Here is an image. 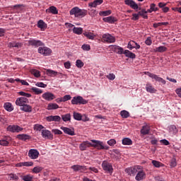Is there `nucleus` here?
<instances>
[{
  "label": "nucleus",
  "mask_w": 181,
  "mask_h": 181,
  "mask_svg": "<svg viewBox=\"0 0 181 181\" xmlns=\"http://www.w3.org/2000/svg\"><path fill=\"white\" fill-rule=\"evenodd\" d=\"M123 145H132V140L129 138H124L122 139Z\"/></svg>",
  "instance_id": "obj_44"
},
{
  "label": "nucleus",
  "mask_w": 181,
  "mask_h": 181,
  "mask_svg": "<svg viewBox=\"0 0 181 181\" xmlns=\"http://www.w3.org/2000/svg\"><path fill=\"white\" fill-rule=\"evenodd\" d=\"M31 74L35 76V77H40V71L36 70V69H33L31 71Z\"/></svg>",
  "instance_id": "obj_54"
},
{
  "label": "nucleus",
  "mask_w": 181,
  "mask_h": 181,
  "mask_svg": "<svg viewBox=\"0 0 181 181\" xmlns=\"http://www.w3.org/2000/svg\"><path fill=\"white\" fill-rule=\"evenodd\" d=\"M125 172L126 173H127L128 175H129L130 176H135V175H136V169L134 168H126L125 169Z\"/></svg>",
  "instance_id": "obj_28"
},
{
  "label": "nucleus",
  "mask_w": 181,
  "mask_h": 181,
  "mask_svg": "<svg viewBox=\"0 0 181 181\" xmlns=\"http://www.w3.org/2000/svg\"><path fill=\"white\" fill-rule=\"evenodd\" d=\"M61 129L64 132V134H66L67 135H71V136H74V135H76V134L74 133V129L62 127Z\"/></svg>",
  "instance_id": "obj_20"
},
{
  "label": "nucleus",
  "mask_w": 181,
  "mask_h": 181,
  "mask_svg": "<svg viewBox=\"0 0 181 181\" xmlns=\"http://www.w3.org/2000/svg\"><path fill=\"white\" fill-rule=\"evenodd\" d=\"M145 44H146L147 46H151V45H152V37H148L146 38V40H145Z\"/></svg>",
  "instance_id": "obj_58"
},
{
  "label": "nucleus",
  "mask_w": 181,
  "mask_h": 181,
  "mask_svg": "<svg viewBox=\"0 0 181 181\" xmlns=\"http://www.w3.org/2000/svg\"><path fill=\"white\" fill-rule=\"evenodd\" d=\"M23 4H16L14 6H12L11 8L12 9H20L21 11L22 9L21 8L23 7Z\"/></svg>",
  "instance_id": "obj_63"
},
{
  "label": "nucleus",
  "mask_w": 181,
  "mask_h": 181,
  "mask_svg": "<svg viewBox=\"0 0 181 181\" xmlns=\"http://www.w3.org/2000/svg\"><path fill=\"white\" fill-rule=\"evenodd\" d=\"M139 16L138 13H133L132 21H139Z\"/></svg>",
  "instance_id": "obj_64"
},
{
  "label": "nucleus",
  "mask_w": 181,
  "mask_h": 181,
  "mask_svg": "<svg viewBox=\"0 0 181 181\" xmlns=\"http://www.w3.org/2000/svg\"><path fill=\"white\" fill-rule=\"evenodd\" d=\"M124 4L127 5V6H130L132 9H134V11L138 9L141 11V8H139V6H138L134 0H124Z\"/></svg>",
  "instance_id": "obj_8"
},
{
  "label": "nucleus",
  "mask_w": 181,
  "mask_h": 181,
  "mask_svg": "<svg viewBox=\"0 0 181 181\" xmlns=\"http://www.w3.org/2000/svg\"><path fill=\"white\" fill-rule=\"evenodd\" d=\"M45 127H43L42 124H35L34 125V129L35 131H42Z\"/></svg>",
  "instance_id": "obj_55"
},
{
  "label": "nucleus",
  "mask_w": 181,
  "mask_h": 181,
  "mask_svg": "<svg viewBox=\"0 0 181 181\" xmlns=\"http://www.w3.org/2000/svg\"><path fill=\"white\" fill-rule=\"evenodd\" d=\"M88 103V100L83 98L81 96H75L71 100V104L74 105H86Z\"/></svg>",
  "instance_id": "obj_4"
},
{
  "label": "nucleus",
  "mask_w": 181,
  "mask_h": 181,
  "mask_svg": "<svg viewBox=\"0 0 181 181\" xmlns=\"http://www.w3.org/2000/svg\"><path fill=\"white\" fill-rule=\"evenodd\" d=\"M42 97L44 100H46V101H52V100H54V98H56V95L50 92L45 93L42 94Z\"/></svg>",
  "instance_id": "obj_14"
},
{
  "label": "nucleus",
  "mask_w": 181,
  "mask_h": 181,
  "mask_svg": "<svg viewBox=\"0 0 181 181\" xmlns=\"http://www.w3.org/2000/svg\"><path fill=\"white\" fill-rule=\"evenodd\" d=\"M169 131L170 132H172L174 135H176V133L177 132V128L175 125H171L169 127Z\"/></svg>",
  "instance_id": "obj_46"
},
{
  "label": "nucleus",
  "mask_w": 181,
  "mask_h": 181,
  "mask_svg": "<svg viewBox=\"0 0 181 181\" xmlns=\"http://www.w3.org/2000/svg\"><path fill=\"white\" fill-rule=\"evenodd\" d=\"M146 90L147 91V93H151V94L156 93V89H155L153 86H152V83H147L146 84Z\"/></svg>",
  "instance_id": "obj_22"
},
{
  "label": "nucleus",
  "mask_w": 181,
  "mask_h": 181,
  "mask_svg": "<svg viewBox=\"0 0 181 181\" xmlns=\"http://www.w3.org/2000/svg\"><path fill=\"white\" fill-rule=\"evenodd\" d=\"M145 177H146V174L145 173V172H144V170H140L137 173L135 179L137 181H140L144 180Z\"/></svg>",
  "instance_id": "obj_21"
},
{
  "label": "nucleus",
  "mask_w": 181,
  "mask_h": 181,
  "mask_svg": "<svg viewBox=\"0 0 181 181\" xmlns=\"http://www.w3.org/2000/svg\"><path fill=\"white\" fill-rule=\"evenodd\" d=\"M42 138H46L47 139H53V135L52 132L47 129H43L42 131Z\"/></svg>",
  "instance_id": "obj_17"
},
{
  "label": "nucleus",
  "mask_w": 181,
  "mask_h": 181,
  "mask_svg": "<svg viewBox=\"0 0 181 181\" xmlns=\"http://www.w3.org/2000/svg\"><path fill=\"white\" fill-rule=\"evenodd\" d=\"M102 168L103 170H105L107 173H112L114 170V169L112 168V165H111V163L107 162L106 160L103 162Z\"/></svg>",
  "instance_id": "obj_7"
},
{
  "label": "nucleus",
  "mask_w": 181,
  "mask_h": 181,
  "mask_svg": "<svg viewBox=\"0 0 181 181\" xmlns=\"http://www.w3.org/2000/svg\"><path fill=\"white\" fill-rule=\"evenodd\" d=\"M31 90L33 93H35V94H37V95L42 94V93H43V90H42L39 88L33 87L31 88Z\"/></svg>",
  "instance_id": "obj_50"
},
{
  "label": "nucleus",
  "mask_w": 181,
  "mask_h": 181,
  "mask_svg": "<svg viewBox=\"0 0 181 181\" xmlns=\"http://www.w3.org/2000/svg\"><path fill=\"white\" fill-rule=\"evenodd\" d=\"M112 11L110 10H107V11H100L99 13V15L100 16H108L110 15H111Z\"/></svg>",
  "instance_id": "obj_48"
},
{
  "label": "nucleus",
  "mask_w": 181,
  "mask_h": 181,
  "mask_svg": "<svg viewBox=\"0 0 181 181\" xmlns=\"http://www.w3.org/2000/svg\"><path fill=\"white\" fill-rule=\"evenodd\" d=\"M149 131H151V127L148 125H145L142 127V129H141V134L142 135H148Z\"/></svg>",
  "instance_id": "obj_25"
},
{
  "label": "nucleus",
  "mask_w": 181,
  "mask_h": 181,
  "mask_svg": "<svg viewBox=\"0 0 181 181\" xmlns=\"http://www.w3.org/2000/svg\"><path fill=\"white\" fill-rule=\"evenodd\" d=\"M18 139H21V141H28V139H30V136L25 134H18L17 135Z\"/></svg>",
  "instance_id": "obj_34"
},
{
  "label": "nucleus",
  "mask_w": 181,
  "mask_h": 181,
  "mask_svg": "<svg viewBox=\"0 0 181 181\" xmlns=\"http://www.w3.org/2000/svg\"><path fill=\"white\" fill-rule=\"evenodd\" d=\"M43 167L40 166H36L33 169V173H40V172L42 170Z\"/></svg>",
  "instance_id": "obj_51"
},
{
  "label": "nucleus",
  "mask_w": 181,
  "mask_h": 181,
  "mask_svg": "<svg viewBox=\"0 0 181 181\" xmlns=\"http://www.w3.org/2000/svg\"><path fill=\"white\" fill-rule=\"evenodd\" d=\"M74 118L76 121H81V118H82L81 114L74 112Z\"/></svg>",
  "instance_id": "obj_49"
},
{
  "label": "nucleus",
  "mask_w": 181,
  "mask_h": 181,
  "mask_svg": "<svg viewBox=\"0 0 181 181\" xmlns=\"http://www.w3.org/2000/svg\"><path fill=\"white\" fill-rule=\"evenodd\" d=\"M176 165H177V163H176V158H173L170 160V166L171 168H175L176 166Z\"/></svg>",
  "instance_id": "obj_56"
},
{
  "label": "nucleus",
  "mask_w": 181,
  "mask_h": 181,
  "mask_svg": "<svg viewBox=\"0 0 181 181\" xmlns=\"http://www.w3.org/2000/svg\"><path fill=\"white\" fill-rule=\"evenodd\" d=\"M81 49H83V50H86V52H88L89 50L91 49V47H90V45H83L81 47Z\"/></svg>",
  "instance_id": "obj_59"
},
{
  "label": "nucleus",
  "mask_w": 181,
  "mask_h": 181,
  "mask_svg": "<svg viewBox=\"0 0 181 181\" xmlns=\"http://www.w3.org/2000/svg\"><path fill=\"white\" fill-rule=\"evenodd\" d=\"M22 129H23L18 125H9L7 127V131H9V132H21Z\"/></svg>",
  "instance_id": "obj_15"
},
{
  "label": "nucleus",
  "mask_w": 181,
  "mask_h": 181,
  "mask_svg": "<svg viewBox=\"0 0 181 181\" xmlns=\"http://www.w3.org/2000/svg\"><path fill=\"white\" fill-rule=\"evenodd\" d=\"M110 47L115 53H117V54H124V48L118 45H110Z\"/></svg>",
  "instance_id": "obj_11"
},
{
  "label": "nucleus",
  "mask_w": 181,
  "mask_h": 181,
  "mask_svg": "<svg viewBox=\"0 0 181 181\" xmlns=\"http://www.w3.org/2000/svg\"><path fill=\"white\" fill-rule=\"evenodd\" d=\"M29 46H34L35 47H39V46H45V43L39 40H28Z\"/></svg>",
  "instance_id": "obj_10"
},
{
  "label": "nucleus",
  "mask_w": 181,
  "mask_h": 181,
  "mask_svg": "<svg viewBox=\"0 0 181 181\" xmlns=\"http://www.w3.org/2000/svg\"><path fill=\"white\" fill-rule=\"evenodd\" d=\"M62 118L64 122H67V121L71 120V115H70L69 113L62 115Z\"/></svg>",
  "instance_id": "obj_38"
},
{
  "label": "nucleus",
  "mask_w": 181,
  "mask_h": 181,
  "mask_svg": "<svg viewBox=\"0 0 181 181\" xmlns=\"http://www.w3.org/2000/svg\"><path fill=\"white\" fill-rule=\"evenodd\" d=\"M120 115L122 118H128V117H129V112L127 110H122L120 112Z\"/></svg>",
  "instance_id": "obj_47"
},
{
  "label": "nucleus",
  "mask_w": 181,
  "mask_h": 181,
  "mask_svg": "<svg viewBox=\"0 0 181 181\" xmlns=\"http://www.w3.org/2000/svg\"><path fill=\"white\" fill-rule=\"evenodd\" d=\"M35 86L37 87H41L42 88H46L47 87V84H45L43 82H37Z\"/></svg>",
  "instance_id": "obj_57"
},
{
  "label": "nucleus",
  "mask_w": 181,
  "mask_h": 181,
  "mask_svg": "<svg viewBox=\"0 0 181 181\" xmlns=\"http://www.w3.org/2000/svg\"><path fill=\"white\" fill-rule=\"evenodd\" d=\"M16 81L17 83H21L22 86H29V83H28L25 80H21L20 78H16Z\"/></svg>",
  "instance_id": "obj_53"
},
{
  "label": "nucleus",
  "mask_w": 181,
  "mask_h": 181,
  "mask_svg": "<svg viewBox=\"0 0 181 181\" xmlns=\"http://www.w3.org/2000/svg\"><path fill=\"white\" fill-rule=\"evenodd\" d=\"M23 180L24 181H32L33 180V175L29 174L26 175H23L22 177Z\"/></svg>",
  "instance_id": "obj_40"
},
{
  "label": "nucleus",
  "mask_w": 181,
  "mask_h": 181,
  "mask_svg": "<svg viewBox=\"0 0 181 181\" xmlns=\"http://www.w3.org/2000/svg\"><path fill=\"white\" fill-rule=\"evenodd\" d=\"M28 156L30 159H37L39 158V151L37 149H30L28 151Z\"/></svg>",
  "instance_id": "obj_12"
},
{
  "label": "nucleus",
  "mask_w": 181,
  "mask_h": 181,
  "mask_svg": "<svg viewBox=\"0 0 181 181\" xmlns=\"http://www.w3.org/2000/svg\"><path fill=\"white\" fill-rule=\"evenodd\" d=\"M46 12L48 13H52L53 15H57L59 11L56 6H52L49 8L46 9Z\"/></svg>",
  "instance_id": "obj_23"
},
{
  "label": "nucleus",
  "mask_w": 181,
  "mask_h": 181,
  "mask_svg": "<svg viewBox=\"0 0 181 181\" xmlns=\"http://www.w3.org/2000/svg\"><path fill=\"white\" fill-rule=\"evenodd\" d=\"M8 47H17L19 49V47H22V43L18 42H11L8 45Z\"/></svg>",
  "instance_id": "obj_32"
},
{
  "label": "nucleus",
  "mask_w": 181,
  "mask_h": 181,
  "mask_svg": "<svg viewBox=\"0 0 181 181\" xmlns=\"http://www.w3.org/2000/svg\"><path fill=\"white\" fill-rule=\"evenodd\" d=\"M8 180H19V177L16 174L11 173L8 175Z\"/></svg>",
  "instance_id": "obj_39"
},
{
  "label": "nucleus",
  "mask_w": 181,
  "mask_h": 181,
  "mask_svg": "<svg viewBox=\"0 0 181 181\" xmlns=\"http://www.w3.org/2000/svg\"><path fill=\"white\" fill-rule=\"evenodd\" d=\"M104 2V0H94L93 2L89 3L88 6L90 8H97L98 5H101Z\"/></svg>",
  "instance_id": "obj_24"
},
{
  "label": "nucleus",
  "mask_w": 181,
  "mask_h": 181,
  "mask_svg": "<svg viewBox=\"0 0 181 181\" xmlns=\"http://www.w3.org/2000/svg\"><path fill=\"white\" fill-rule=\"evenodd\" d=\"M20 110H21V111H24V112H32V106L25 103V105H23Z\"/></svg>",
  "instance_id": "obj_27"
},
{
  "label": "nucleus",
  "mask_w": 181,
  "mask_h": 181,
  "mask_svg": "<svg viewBox=\"0 0 181 181\" xmlns=\"http://www.w3.org/2000/svg\"><path fill=\"white\" fill-rule=\"evenodd\" d=\"M70 15H74L75 18H84L87 15V10L80 9L78 7H74L71 9Z\"/></svg>",
  "instance_id": "obj_2"
},
{
  "label": "nucleus",
  "mask_w": 181,
  "mask_h": 181,
  "mask_svg": "<svg viewBox=\"0 0 181 181\" xmlns=\"http://www.w3.org/2000/svg\"><path fill=\"white\" fill-rule=\"evenodd\" d=\"M102 42L103 43H115V37L109 33H105L102 35Z\"/></svg>",
  "instance_id": "obj_5"
},
{
  "label": "nucleus",
  "mask_w": 181,
  "mask_h": 181,
  "mask_svg": "<svg viewBox=\"0 0 181 181\" xmlns=\"http://www.w3.org/2000/svg\"><path fill=\"white\" fill-rule=\"evenodd\" d=\"M57 108H59V105H57L56 103H49V104H48L47 110H57Z\"/></svg>",
  "instance_id": "obj_43"
},
{
  "label": "nucleus",
  "mask_w": 181,
  "mask_h": 181,
  "mask_svg": "<svg viewBox=\"0 0 181 181\" xmlns=\"http://www.w3.org/2000/svg\"><path fill=\"white\" fill-rule=\"evenodd\" d=\"M46 119L48 122H52V121H54V122H60V121H62V117H60V116L59 115H51L47 117Z\"/></svg>",
  "instance_id": "obj_18"
},
{
  "label": "nucleus",
  "mask_w": 181,
  "mask_h": 181,
  "mask_svg": "<svg viewBox=\"0 0 181 181\" xmlns=\"http://www.w3.org/2000/svg\"><path fill=\"white\" fill-rule=\"evenodd\" d=\"M9 141L10 139H2L0 140V145H1V146H9Z\"/></svg>",
  "instance_id": "obj_45"
},
{
  "label": "nucleus",
  "mask_w": 181,
  "mask_h": 181,
  "mask_svg": "<svg viewBox=\"0 0 181 181\" xmlns=\"http://www.w3.org/2000/svg\"><path fill=\"white\" fill-rule=\"evenodd\" d=\"M47 76H49V77H56V76H57V74H59V72L56 71H53L52 69H47L46 71Z\"/></svg>",
  "instance_id": "obj_37"
},
{
  "label": "nucleus",
  "mask_w": 181,
  "mask_h": 181,
  "mask_svg": "<svg viewBox=\"0 0 181 181\" xmlns=\"http://www.w3.org/2000/svg\"><path fill=\"white\" fill-rule=\"evenodd\" d=\"M38 53H40V54H43V56H50L52 49L47 47H40L38 48Z\"/></svg>",
  "instance_id": "obj_9"
},
{
  "label": "nucleus",
  "mask_w": 181,
  "mask_h": 181,
  "mask_svg": "<svg viewBox=\"0 0 181 181\" xmlns=\"http://www.w3.org/2000/svg\"><path fill=\"white\" fill-rule=\"evenodd\" d=\"M37 27L41 29V30H45L47 28L46 23L43 20H40L37 23Z\"/></svg>",
  "instance_id": "obj_35"
},
{
  "label": "nucleus",
  "mask_w": 181,
  "mask_h": 181,
  "mask_svg": "<svg viewBox=\"0 0 181 181\" xmlns=\"http://www.w3.org/2000/svg\"><path fill=\"white\" fill-rule=\"evenodd\" d=\"M145 74H147V76H148V77H150L151 78H153L156 81H158V83H161L162 84H166V81H165L162 78L159 77L156 74H154L151 72H145Z\"/></svg>",
  "instance_id": "obj_6"
},
{
  "label": "nucleus",
  "mask_w": 181,
  "mask_h": 181,
  "mask_svg": "<svg viewBox=\"0 0 181 181\" xmlns=\"http://www.w3.org/2000/svg\"><path fill=\"white\" fill-rule=\"evenodd\" d=\"M103 21L107 23H115V22H117V18L113 16H109L103 18Z\"/></svg>",
  "instance_id": "obj_29"
},
{
  "label": "nucleus",
  "mask_w": 181,
  "mask_h": 181,
  "mask_svg": "<svg viewBox=\"0 0 181 181\" xmlns=\"http://www.w3.org/2000/svg\"><path fill=\"white\" fill-rule=\"evenodd\" d=\"M19 95H22V97L18 98L16 100V105L18 107H23L26 104H29V99L32 97L30 93H26L23 91H21L18 93Z\"/></svg>",
  "instance_id": "obj_1"
},
{
  "label": "nucleus",
  "mask_w": 181,
  "mask_h": 181,
  "mask_svg": "<svg viewBox=\"0 0 181 181\" xmlns=\"http://www.w3.org/2000/svg\"><path fill=\"white\" fill-rule=\"evenodd\" d=\"M71 169H73L74 172H81V173H83L87 168L84 165H72L71 167Z\"/></svg>",
  "instance_id": "obj_16"
},
{
  "label": "nucleus",
  "mask_w": 181,
  "mask_h": 181,
  "mask_svg": "<svg viewBox=\"0 0 181 181\" xmlns=\"http://www.w3.org/2000/svg\"><path fill=\"white\" fill-rule=\"evenodd\" d=\"M91 142H93V148H96V149H98L99 151H101V149H105L106 151H107V149H110V147L108 146H104L103 141L98 140H91Z\"/></svg>",
  "instance_id": "obj_3"
},
{
  "label": "nucleus",
  "mask_w": 181,
  "mask_h": 181,
  "mask_svg": "<svg viewBox=\"0 0 181 181\" xmlns=\"http://www.w3.org/2000/svg\"><path fill=\"white\" fill-rule=\"evenodd\" d=\"M152 163H153V166H155V168H160V165H162V163H160V162L156 161L155 160H152Z\"/></svg>",
  "instance_id": "obj_62"
},
{
  "label": "nucleus",
  "mask_w": 181,
  "mask_h": 181,
  "mask_svg": "<svg viewBox=\"0 0 181 181\" xmlns=\"http://www.w3.org/2000/svg\"><path fill=\"white\" fill-rule=\"evenodd\" d=\"M84 36H86L88 39H90L91 40H94L95 35L92 33L85 32L83 33Z\"/></svg>",
  "instance_id": "obj_42"
},
{
  "label": "nucleus",
  "mask_w": 181,
  "mask_h": 181,
  "mask_svg": "<svg viewBox=\"0 0 181 181\" xmlns=\"http://www.w3.org/2000/svg\"><path fill=\"white\" fill-rule=\"evenodd\" d=\"M71 100V96L70 95H66L62 98L63 103H66V101H69Z\"/></svg>",
  "instance_id": "obj_60"
},
{
  "label": "nucleus",
  "mask_w": 181,
  "mask_h": 181,
  "mask_svg": "<svg viewBox=\"0 0 181 181\" xmlns=\"http://www.w3.org/2000/svg\"><path fill=\"white\" fill-rule=\"evenodd\" d=\"M157 11H159V8L156 6V4L153 3L150 5V8L147 10V12L152 13V12H156Z\"/></svg>",
  "instance_id": "obj_31"
},
{
  "label": "nucleus",
  "mask_w": 181,
  "mask_h": 181,
  "mask_svg": "<svg viewBox=\"0 0 181 181\" xmlns=\"http://www.w3.org/2000/svg\"><path fill=\"white\" fill-rule=\"evenodd\" d=\"M123 54H125L126 57H129V59H135L136 57V55H135L134 52H132L128 49H125Z\"/></svg>",
  "instance_id": "obj_26"
},
{
  "label": "nucleus",
  "mask_w": 181,
  "mask_h": 181,
  "mask_svg": "<svg viewBox=\"0 0 181 181\" xmlns=\"http://www.w3.org/2000/svg\"><path fill=\"white\" fill-rule=\"evenodd\" d=\"M127 49L129 50H132V49H136V50H138L141 49V45L135 42V41L131 40L127 45Z\"/></svg>",
  "instance_id": "obj_13"
},
{
  "label": "nucleus",
  "mask_w": 181,
  "mask_h": 181,
  "mask_svg": "<svg viewBox=\"0 0 181 181\" xmlns=\"http://www.w3.org/2000/svg\"><path fill=\"white\" fill-rule=\"evenodd\" d=\"M76 66L78 69H81V67H83V66H84V62H82L81 59H78L76 62Z\"/></svg>",
  "instance_id": "obj_52"
},
{
  "label": "nucleus",
  "mask_w": 181,
  "mask_h": 181,
  "mask_svg": "<svg viewBox=\"0 0 181 181\" xmlns=\"http://www.w3.org/2000/svg\"><path fill=\"white\" fill-rule=\"evenodd\" d=\"M168 51V47L165 46H160L153 49L156 53H163Z\"/></svg>",
  "instance_id": "obj_30"
},
{
  "label": "nucleus",
  "mask_w": 181,
  "mask_h": 181,
  "mask_svg": "<svg viewBox=\"0 0 181 181\" xmlns=\"http://www.w3.org/2000/svg\"><path fill=\"white\" fill-rule=\"evenodd\" d=\"M23 166L29 167V166H33V162L32 161H25L23 162Z\"/></svg>",
  "instance_id": "obj_61"
},
{
  "label": "nucleus",
  "mask_w": 181,
  "mask_h": 181,
  "mask_svg": "<svg viewBox=\"0 0 181 181\" xmlns=\"http://www.w3.org/2000/svg\"><path fill=\"white\" fill-rule=\"evenodd\" d=\"M90 146H93V144L90 143L88 141L82 142L79 146V149L81 151H86L87 148H90Z\"/></svg>",
  "instance_id": "obj_19"
},
{
  "label": "nucleus",
  "mask_w": 181,
  "mask_h": 181,
  "mask_svg": "<svg viewBox=\"0 0 181 181\" xmlns=\"http://www.w3.org/2000/svg\"><path fill=\"white\" fill-rule=\"evenodd\" d=\"M146 13H148V12L145 9H142L141 11H139L137 13L139 17L142 16L144 19H148V16L146 15Z\"/></svg>",
  "instance_id": "obj_36"
},
{
  "label": "nucleus",
  "mask_w": 181,
  "mask_h": 181,
  "mask_svg": "<svg viewBox=\"0 0 181 181\" xmlns=\"http://www.w3.org/2000/svg\"><path fill=\"white\" fill-rule=\"evenodd\" d=\"M73 33H75V35H81V33H83V28L74 27L73 28Z\"/></svg>",
  "instance_id": "obj_41"
},
{
  "label": "nucleus",
  "mask_w": 181,
  "mask_h": 181,
  "mask_svg": "<svg viewBox=\"0 0 181 181\" xmlns=\"http://www.w3.org/2000/svg\"><path fill=\"white\" fill-rule=\"evenodd\" d=\"M4 108L6 111H8V112H11V111H13V107L12 106V103H4Z\"/></svg>",
  "instance_id": "obj_33"
}]
</instances>
